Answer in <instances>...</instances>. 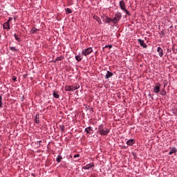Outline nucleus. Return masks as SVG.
<instances>
[{"label": "nucleus", "instance_id": "obj_9", "mask_svg": "<svg viewBox=\"0 0 177 177\" xmlns=\"http://www.w3.org/2000/svg\"><path fill=\"white\" fill-rule=\"evenodd\" d=\"M3 28H4V30H10V24H9V21H6L3 24Z\"/></svg>", "mask_w": 177, "mask_h": 177}, {"label": "nucleus", "instance_id": "obj_2", "mask_svg": "<svg viewBox=\"0 0 177 177\" xmlns=\"http://www.w3.org/2000/svg\"><path fill=\"white\" fill-rule=\"evenodd\" d=\"M122 18V14L120 12H117L115 14V17L112 19V23L113 24L115 25Z\"/></svg>", "mask_w": 177, "mask_h": 177}, {"label": "nucleus", "instance_id": "obj_3", "mask_svg": "<svg viewBox=\"0 0 177 177\" xmlns=\"http://www.w3.org/2000/svg\"><path fill=\"white\" fill-rule=\"evenodd\" d=\"M66 91L68 92H74V91H77V89H80V84H75L73 86H66L65 87Z\"/></svg>", "mask_w": 177, "mask_h": 177}, {"label": "nucleus", "instance_id": "obj_12", "mask_svg": "<svg viewBox=\"0 0 177 177\" xmlns=\"http://www.w3.org/2000/svg\"><path fill=\"white\" fill-rule=\"evenodd\" d=\"M113 73L107 71L106 75H105V78L106 80H109V78H111V77H113Z\"/></svg>", "mask_w": 177, "mask_h": 177}, {"label": "nucleus", "instance_id": "obj_30", "mask_svg": "<svg viewBox=\"0 0 177 177\" xmlns=\"http://www.w3.org/2000/svg\"><path fill=\"white\" fill-rule=\"evenodd\" d=\"M12 19H13V18L10 17L7 21H8V23L10 24V21H12Z\"/></svg>", "mask_w": 177, "mask_h": 177}, {"label": "nucleus", "instance_id": "obj_1", "mask_svg": "<svg viewBox=\"0 0 177 177\" xmlns=\"http://www.w3.org/2000/svg\"><path fill=\"white\" fill-rule=\"evenodd\" d=\"M98 131L100 135L106 136L110 132L109 129L106 128V125L100 124L98 127Z\"/></svg>", "mask_w": 177, "mask_h": 177}, {"label": "nucleus", "instance_id": "obj_8", "mask_svg": "<svg viewBox=\"0 0 177 177\" xmlns=\"http://www.w3.org/2000/svg\"><path fill=\"white\" fill-rule=\"evenodd\" d=\"M126 145H127V146H133L135 145V139L131 138L128 140L126 142Z\"/></svg>", "mask_w": 177, "mask_h": 177}, {"label": "nucleus", "instance_id": "obj_14", "mask_svg": "<svg viewBox=\"0 0 177 177\" xmlns=\"http://www.w3.org/2000/svg\"><path fill=\"white\" fill-rule=\"evenodd\" d=\"M93 131V130L92 129L91 127H88L85 129V132H86V133H92Z\"/></svg>", "mask_w": 177, "mask_h": 177}, {"label": "nucleus", "instance_id": "obj_19", "mask_svg": "<svg viewBox=\"0 0 177 177\" xmlns=\"http://www.w3.org/2000/svg\"><path fill=\"white\" fill-rule=\"evenodd\" d=\"M62 160H63V158L60 155H58L57 158H56L57 162H58V163L61 162Z\"/></svg>", "mask_w": 177, "mask_h": 177}, {"label": "nucleus", "instance_id": "obj_17", "mask_svg": "<svg viewBox=\"0 0 177 177\" xmlns=\"http://www.w3.org/2000/svg\"><path fill=\"white\" fill-rule=\"evenodd\" d=\"M176 148L174 147L171 149V150L169 151V156L174 154V153H176Z\"/></svg>", "mask_w": 177, "mask_h": 177}, {"label": "nucleus", "instance_id": "obj_5", "mask_svg": "<svg viewBox=\"0 0 177 177\" xmlns=\"http://www.w3.org/2000/svg\"><path fill=\"white\" fill-rule=\"evenodd\" d=\"M119 6L121 10H124L127 15L129 13V11L127 10V7L125 6V1L124 0H122L119 2Z\"/></svg>", "mask_w": 177, "mask_h": 177}, {"label": "nucleus", "instance_id": "obj_10", "mask_svg": "<svg viewBox=\"0 0 177 177\" xmlns=\"http://www.w3.org/2000/svg\"><path fill=\"white\" fill-rule=\"evenodd\" d=\"M138 42L140 44V46H142V48H147V45L145 43V41L141 39H138Z\"/></svg>", "mask_w": 177, "mask_h": 177}, {"label": "nucleus", "instance_id": "obj_13", "mask_svg": "<svg viewBox=\"0 0 177 177\" xmlns=\"http://www.w3.org/2000/svg\"><path fill=\"white\" fill-rule=\"evenodd\" d=\"M75 59L77 60V62H81V60L83 59V57L81 55H78L75 57Z\"/></svg>", "mask_w": 177, "mask_h": 177}, {"label": "nucleus", "instance_id": "obj_7", "mask_svg": "<svg viewBox=\"0 0 177 177\" xmlns=\"http://www.w3.org/2000/svg\"><path fill=\"white\" fill-rule=\"evenodd\" d=\"M91 168H95V164L89 163L82 167V169H91Z\"/></svg>", "mask_w": 177, "mask_h": 177}, {"label": "nucleus", "instance_id": "obj_4", "mask_svg": "<svg viewBox=\"0 0 177 177\" xmlns=\"http://www.w3.org/2000/svg\"><path fill=\"white\" fill-rule=\"evenodd\" d=\"M93 52V48L92 47H88L87 48H84L82 50V54L84 56H88V55H91Z\"/></svg>", "mask_w": 177, "mask_h": 177}, {"label": "nucleus", "instance_id": "obj_6", "mask_svg": "<svg viewBox=\"0 0 177 177\" xmlns=\"http://www.w3.org/2000/svg\"><path fill=\"white\" fill-rule=\"evenodd\" d=\"M161 91V84L160 83H157L156 86L153 87V93H156L158 95Z\"/></svg>", "mask_w": 177, "mask_h": 177}, {"label": "nucleus", "instance_id": "obj_20", "mask_svg": "<svg viewBox=\"0 0 177 177\" xmlns=\"http://www.w3.org/2000/svg\"><path fill=\"white\" fill-rule=\"evenodd\" d=\"M10 50H12V52H19V49L16 48V47L10 46Z\"/></svg>", "mask_w": 177, "mask_h": 177}, {"label": "nucleus", "instance_id": "obj_28", "mask_svg": "<svg viewBox=\"0 0 177 177\" xmlns=\"http://www.w3.org/2000/svg\"><path fill=\"white\" fill-rule=\"evenodd\" d=\"M104 48H109V49H111V48H113V45L109 44V45H108V46H105Z\"/></svg>", "mask_w": 177, "mask_h": 177}, {"label": "nucleus", "instance_id": "obj_25", "mask_svg": "<svg viewBox=\"0 0 177 177\" xmlns=\"http://www.w3.org/2000/svg\"><path fill=\"white\" fill-rule=\"evenodd\" d=\"M53 95V97H55V99H59V94L54 92Z\"/></svg>", "mask_w": 177, "mask_h": 177}, {"label": "nucleus", "instance_id": "obj_16", "mask_svg": "<svg viewBox=\"0 0 177 177\" xmlns=\"http://www.w3.org/2000/svg\"><path fill=\"white\" fill-rule=\"evenodd\" d=\"M160 95H161L162 96H166L167 95V91H165V89H162L160 91Z\"/></svg>", "mask_w": 177, "mask_h": 177}, {"label": "nucleus", "instance_id": "obj_29", "mask_svg": "<svg viewBox=\"0 0 177 177\" xmlns=\"http://www.w3.org/2000/svg\"><path fill=\"white\" fill-rule=\"evenodd\" d=\"M74 158H78V157H80V154H76L73 156Z\"/></svg>", "mask_w": 177, "mask_h": 177}, {"label": "nucleus", "instance_id": "obj_11", "mask_svg": "<svg viewBox=\"0 0 177 177\" xmlns=\"http://www.w3.org/2000/svg\"><path fill=\"white\" fill-rule=\"evenodd\" d=\"M157 52L160 57H162V56L164 55V50H162V48H161V47H158Z\"/></svg>", "mask_w": 177, "mask_h": 177}, {"label": "nucleus", "instance_id": "obj_24", "mask_svg": "<svg viewBox=\"0 0 177 177\" xmlns=\"http://www.w3.org/2000/svg\"><path fill=\"white\" fill-rule=\"evenodd\" d=\"M55 60H56L57 62H60V61L63 60V57H57L55 59Z\"/></svg>", "mask_w": 177, "mask_h": 177}, {"label": "nucleus", "instance_id": "obj_22", "mask_svg": "<svg viewBox=\"0 0 177 177\" xmlns=\"http://www.w3.org/2000/svg\"><path fill=\"white\" fill-rule=\"evenodd\" d=\"M14 37H15L16 41H17L18 42H20V37H19L17 36V35H16V33L14 34Z\"/></svg>", "mask_w": 177, "mask_h": 177}, {"label": "nucleus", "instance_id": "obj_15", "mask_svg": "<svg viewBox=\"0 0 177 177\" xmlns=\"http://www.w3.org/2000/svg\"><path fill=\"white\" fill-rule=\"evenodd\" d=\"M106 23L107 24H110V23H113V19H111L109 17H106Z\"/></svg>", "mask_w": 177, "mask_h": 177}, {"label": "nucleus", "instance_id": "obj_31", "mask_svg": "<svg viewBox=\"0 0 177 177\" xmlns=\"http://www.w3.org/2000/svg\"><path fill=\"white\" fill-rule=\"evenodd\" d=\"M12 80H13V81H16V80H17V77H14L12 78Z\"/></svg>", "mask_w": 177, "mask_h": 177}, {"label": "nucleus", "instance_id": "obj_26", "mask_svg": "<svg viewBox=\"0 0 177 177\" xmlns=\"http://www.w3.org/2000/svg\"><path fill=\"white\" fill-rule=\"evenodd\" d=\"M35 122L36 124H38L39 122V120H38V115H37L35 118Z\"/></svg>", "mask_w": 177, "mask_h": 177}, {"label": "nucleus", "instance_id": "obj_27", "mask_svg": "<svg viewBox=\"0 0 177 177\" xmlns=\"http://www.w3.org/2000/svg\"><path fill=\"white\" fill-rule=\"evenodd\" d=\"M2 107H3L2 106V96L0 95V109H2Z\"/></svg>", "mask_w": 177, "mask_h": 177}, {"label": "nucleus", "instance_id": "obj_21", "mask_svg": "<svg viewBox=\"0 0 177 177\" xmlns=\"http://www.w3.org/2000/svg\"><path fill=\"white\" fill-rule=\"evenodd\" d=\"M65 11L66 13H68V15H70V13H73V10H71V9L70 8H66Z\"/></svg>", "mask_w": 177, "mask_h": 177}, {"label": "nucleus", "instance_id": "obj_23", "mask_svg": "<svg viewBox=\"0 0 177 177\" xmlns=\"http://www.w3.org/2000/svg\"><path fill=\"white\" fill-rule=\"evenodd\" d=\"M95 20L97 21L98 24H102V20H100V18L96 17Z\"/></svg>", "mask_w": 177, "mask_h": 177}, {"label": "nucleus", "instance_id": "obj_18", "mask_svg": "<svg viewBox=\"0 0 177 177\" xmlns=\"http://www.w3.org/2000/svg\"><path fill=\"white\" fill-rule=\"evenodd\" d=\"M37 31H38V29H37V28H35V27H33L30 30V34H35V32Z\"/></svg>", "mask_w": 177, "mask_h": 177}]
</instances>
